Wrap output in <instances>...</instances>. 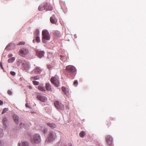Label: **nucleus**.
<instances>
[{"label":"nucleus","instance_id":"nucleus-45","mask_svg":"<svg viewBox=\"0 0 146 146\" xmlns=\"http://www.w3.org/2000/svg\"><path fill=\"white\" fill-rule=\"evenodd\" d=\"M35 40H33V42H35Z\"/></svg>","mask_w":146,"mask_h":146},{"label":"nucleus","instance_id":"nucleus-33","mask_svg":"<svg viewBox=\"0 0 146 146\" xmlns=\"http://www.w3.org/2000/svg\"><path fill=\"white\" fill-rule=\"evenodd\" d=\"M42 5H43V7H44V9L47 8V7L48 5V4L47 3H44V4H42Z\"/></svg>","mask_w":146,"mask_h":146},{"label":"nucleus","instance_id":"nucleus-38","mask_svg":"<svg viewBox=\"0 0 146 146\" xmlns=\"http://www.w3.org/2000/svg\"><path fill=\"white\" fill-rule=\"evenodd\" d=\"M13 55L12 54H9L8 55V58H10L13 56Z\"/></svg>","mask_w":146,"mask_h":146},{"label":"nucleus","instance_id":"nucleus-41","mask_svg":"<svg viewBox=\"0 0 146 146\" xmlns=\"http://www.w3.org/2000/svg\"><path fill=\"white\" fill-rule=\"evenodd\" d=\"M0 66L2 69H3V65H2L1 62V63H0Z\"/></svg>","mask_w":146,"mask_h":146},{"label":"nucleus","instance_id":"nucleus-18","mask_svg":"<svg viewBox=\"0 0 146 146\" xmlns=\"http://www.w3.org/2000/svg\"><path fill=\"white\" fill-rule=\"evenodd\" d=\"M44 51H40L37 52V54L40 58H41L44 56Z\"/></svg>","mask_w":146,"mask_h":146},{"label":"nucleus","instance_id":"nucleus-17","mask_svg":"<svg viewBox=\"0 0 146 146\" xmlns=\"http://www.w3.org/2000/svg\"><path fill=\"white\" fill-rule=\"evenodd\" d=\"M40 127L39 129L42 131L44 133H46L47 131V129L44 126H38Z\"/></svg>","mask_w":146,"mask_h":146},{"label":"nucleus","instance_id":"nucleus-7","mask_svg":"<svg viewBox=\"0 0 146 146\" xmlns=\"http://www.w3.org/2000/svg\"><path fill=\"white\" fill-rule=\"evenodd\" d=\"M37 98L42 102H45L47 101L46 97L40 93H37Z\"/></svg>","mask_w":146,"mask_h":146},{"label":"nucleus","instance_id":"nucleus-8","mask_svg":"<svg viewBox=\"0 0 146 146\" xmlns=\"http://www.w3.org/2000/svg\"><path fill=\"white\" fill-rule=\"evenodd\" d=\"M41 141L40 135L38 133L36 134L33 136V141L34 143H38Z\"/></svg>","mask_w":146,"mask_h":146},{"label":"nucleus","instance_id":"nucleus-22","mask_svg":"<svg viewBox=\"0 0 146 146\" xmlns=\"http://www.w3.org/2000/svg\"><path fill=\"white\" fill-rule=\"evenodd\" d=\"M38 89L42 91H45V88L41 86H39L38 87Z\"/></svg>","mask_w":146,"mask_h":146},{"label":"nucleus","instance_id":"nucleus-40","mask_svg":"<svg viewBox=\"0 0 146 146\" xmlns=\"http://www.w3.org/2000/svg\"><path fill=\"white\" fill-rule=\"evenodd\" d=\"M10 44H9L7 45L5 49H7V48L10 46Z\"/></svg>","mask_w":146,"mask_h":146},{"label":"nucleus","instance_id":"nucleus-30","mask_svg":"<svg viewBox=\"0 0 146 146\" xmlns=\"http://www.w3.org/2000/svg\"><path fill=\"white\" fill-rule=\"evenodd\" d=\"M56 34H57V35L56 37V38H58L59 37L60 35V33L58 31H57V32H56Z\"/></svg>","mask_w":146,"mask_h":146},{"label":"nucleus","instance_id":"nucleus-28","mask_svg":"<svg viewBox=\"0 0 146 146\" xmlns=\"http://www.w3.org/2000/svg\"><path fill=\"white\" fill-rule=\"evenodd\" d=\"M32 78L34 80H38L39 78V76H37L32 77Z\"/></svg>","mask_w":146,"mask_h":146},{"label":"nucleus","instance_id":"nucleus-25","mask_svg":"<svg viewBox=\"0 0 146 146\" xmlns=\"http://www.w3.org/2000/svg\"><path fill=\"white\" fill-rule=\"evenodd\" d=\"M79 135L81 137H83L84 136V132L83 131H82L80 133Z\"/></svg>","mask_w":146,"mask_h":146},{"label":"nucleus","instance_id":"nucleus-5","mask_svg":"<svg viewBox=\"0 0 146 146\" xmlns=\"http://www.w3.org/2000/svg\"><path fill=\"white\" fill-rule=\"evenodd\" d=\"M59 78L56 77H52L51 78V82L56 86L58 87L59 86Z\"/></svg>","mask_w":146,"mask_h":146},{"label":"nucleus","instance_id":"nucleus-11","mask_svg":"<svg viewBox=\"0 0 146 146\" xmlns=\"http://www.w3.org/2000/svg\"><path fill=\"white\" fill-rule=\"evenodd\" d=\"M20 52L22 54V56H23V55H25L28 53L29 50L26 48H23L20 50Z\"/></svg>","mask_w":146,"mask_h":146},{"label":"nucleus","instance_id":"nucleus-23","mask_svg":"<svg viewBox=\"0 0 146 146\" xmlns=\"http://www.w3.org/2000/svg\"><path fill=\"white\" fill-rule=\"evenodd\" d=\"M44 8L43 5L42 4L40 5L38 7V9L39 11H41L43 10Z\"/></svg>","mask_w":146,"mask_h":146},{"label":"nucleus","instance_id":"nucleus-26","mask_svg":"<svg viewBox=\"0 0 146 146\" xmlns=\"http://www.w3.org/2000/svg\"><path fill=\"white\" fill-rule=\"evenodd\" d=\"M8 110V109L7 108H4L2 112V113L3 114L6 112Z\"/></svg>","mask_w":146,"mask_h":146},{"label":"nucleus","instance_id":"nucleus-27","mask_svg":"<svg viewBox=\"0 0 146 146\" xmlns=\"http://www.w3.org/2000/svg\"><path fill=\"white\" fill-rule=\"evenodd\" d=\"M52 8L51 6L50 5H49L48 7L46 9V10L48 11H52Z\"/></svg>","mask_w":146,"mask_h":146},{"label":"nucleus","instance_id":"nucleus-20","mask_svg":"<svg viewBox=\"0 0 146 146\" xmlns=\"http://www.w3.org/2000/svg\"><path fill=\"white\" fill-rule=\"evenodd\" d=\"M7 121H8L7 118L5 117H4L3 119L2 122L3 123V124L4 125H5V126H6L7 124Z\"/></svg>","mask_w":146,"mask_h":146},{"label":"nucleus","instance_id":"nucleus-43","mask_svg":"<svg viewBox=\"0 0 146 146\" xmlns=\"http://www.w3.org/2000/svg\"><path fill=\"white\" fill-rule=\"evenodd\" d=\"M25 106L27 108H29V106H28L27 104H26Z\"/></svg>","mask_w":146,"mask_h":146},{"label":"nucleus","instance_id":"nucleus-44","mask_svg":"<svg viewBox=\"0 0 146 146\" xmlns=\"http://www.w3.org/2000/svg\"><path fill=\"white\" fill-rule=\"evenodd\" d=\"M29 88L30 89H32V87L31 86H29Z\"/></svg>","mask_w":146,"mask_h":146},{"label":"nucleus","instance_id":"nucleus-29","mask_svg":"<svg viewBox=\"0 0 146 146\" xmlns=\"http://www.w3.org/2000/svg\"><path fill=\"white\" fill-rule=\"evenodd\" d=\"M33 84L35 85H38L39 84V82L37 81H34L33 82Z\"/></svg>","mask_w":146,"mask_h":146},{"label":"nucleus","instance_id":"nucleus-12","mask_svg":"<svg viewBox=\"0 0 146 146\" xmlns=\"http://www.w3.org/2000/svg\"><path fill=\"white\" fill-rule=\"evenodd\" d=\"M18 146H29L28 142L26 141H23L21 142H19L18 144Z\"/></svg>","mask_w":146,"mask_h":146},{"label":"nucleus","instance_id":"nucleus-34","mask_svg":"<svg viewBox=\"0 0 146 146\" xmlns=\"http://www.w3.org/2000/svg\"><path fill=\"white\" fill-rule=\"evenodd\" d=\"M25 42H23V41L21 42H19L17 44V45H22V44H25Z\"/></svg>","mask_w":146,"mask_h":146},{"label":"nucleus","instance_id":"nucleus-21","mask_svg":"<svg viewBox=\"0 0 146 146\" xmlns=\"http://www.w3.org/2000/svg\"><path fill=\"white\" fill-rule=\"evenodd\" d=\"M15 60V58L14 57H12L10 58L8 60V62L9 63L13 62Z\"/></svg>","mask_w":146,"mask_h":146},{"label":"nucleus","instance_id":"nucleus-36","mask_svg":"<svg viewBox=\"0 0 146 146\" xmlns=\"http://www.w3.org/2000/svg\"><path fill=\"white\" fill-rule=\"evenodd\" d=\"M74 84L75 86L76 85V86L78 85V81L77 80L75 81L74 82Z\"/></svg>","mask_w":146,"mask_h":146},{"label":"nucleus","instance_id":"nucleus-4","mask_svg":"<svg viewBox=\"0 0 146 146\" xmlns=\"http://www.w3.org/2000/svg\"><path fill=\"white\" fill-rule=\"evenodd\" d=\"M56 137L55 132L51 131H50L48 134V139L50 142L54 140Z\"/></svg>","mask_w":146,"mask_h":146},{"label":"nucleus","instance_id":"nucleus-42","mask_svg":"<svg viewBox=\"0 0 146 146\" xmlns=\"http://www.w3.org/2000/svg\"><path fill=\"white\" fill-rule=\"evenodd\" d=\"M68 146H72V144L71 143H69L68 144Z\"/></svg>","mask_w":146,"mask_h":146},{"label":"nucleus","instance_id":"nucleus-15","mask_svg":"<svg viewBox=\"0 0 146 146\" xmlns=\"http://www.w3.org/2000/svg\"><path fill=\"white\" fill-rule=\"evenodd\" d=\"M47 125L52 129L55 128L56 127V125L53 123H47Z\"/></svg>","mask_w":146,"mask_h":146},{"label":"nucleus","instance_id":"nucleus-19","mask_svg":"<svg viewBox=\"0 0 146 146\" xmlns=\"http://www.w3.org/2000/svg\"><path fill=\"white\" fill-rule=\"evenodd\" d=\"M45 87L46 90L48 91H51V88L50 85L49 83H46V84Z\"/></svg>","mask_w":146,"mask_h":146},{"label":"nucleus","instance_id":"nucleus-13","mask_svg":"<svg viewBox=\"0 0 146 146\" xmlns=\"http://www.w3.org/2000/svg\"><path fill=\"white\" fill-rule=\"evenodd\" d=\"M34 71L35 73L39 74L42 71V70L40 67H37L34 69Z\"/></svg>","mask_w":146,"mask_h":146},{"label":"nucleus","instance_id":"nucleus-35","mask_svg":"<svg viewBox=\"0 0 146 146\" xmlns=\"http://www.w3.org/2000/svg\"><path fill=\"white\" fill-rule=\"evenodd\" d=\"M10 74L12 75H15L16 73L14 71H11L10 72Z\"/></svg>","mask_w":146,"mask_h":146},{"label":"nucleus","instance_id":"nucleus-24","mask_svg":"<svg viewBox=\"0 0 146 146\" xmlns=\"http://www.w3.org/2000/svg\"><path fill=\"white\" fill-rule=\"evenodd\" d=\"M3 130L0 128V137H3Z\"/></svg>","mask_w":146,"mask_h":146},{"label":"nucleus","instance_id":"nucleus-10","mask_svg":"<svg viewBox=\"0 0 146 146\" xmlns=\"http://www.w3.org/2000/svg\"><path fill=\"white\" fill-rule=\"evenodd\" d=\"M62 90L64 94L67 96H68L70 95L68 89L65 87H62Z\"/></svg>","mask_w":146,"mask_h":146},{"label":"nucleus","instance_id":"nucleus-16","mask_svg":"<svg viewBox=\"0 0 146 146\" xmlns=\"http://www.w3.org/2000/svg\"><path fill=\"white\" fill-rule=\"evenodd\" d=\"M13 119L16 123H19V118L18 116L16 114H14L13 116Z\"/></svg>","mask_w":146,"mask_h":146},{"label":"nucleus","instance_id":"nucleus-32","mask_svg":"<svg viewBox=\"0 0 146 146\" xmlns=\"http://www.w3.org/2000/svg\"><path fill=\"white\" fill-rule=\"evenodd\" d=\"M36 40L37 42H40V40L39 37L37 36L36 38Z\"/></svg>","mask_w":146,"mask_h":146},{"label":"nucleus","instance_id":"nucleus-2","mask_svg":"<svg viewBox=\"0 0 146 146\" xmlns=\"http://www.w3.org/2000/svg\"><path fill=\"white\" fill-rule=\"evenodd\" d=\"M42 42L46 43V40H49L50 39V35L48 30H44L42 32Z\"/></svg>","mask_w":146,"mask_h":146},{"label":"nucleus","instance_id":"nucleus-3","mask_svg":"<svg viewBox=\"0 0 146 146\" xmlns=\"http://www.w3.org/2000/svg\"><path fill=\"white\" fill-rule=\"evenodd\" d=\"M21 61L22 63L23 69L25 70L26 72H28L31 68L30 63L28 61L24 59L21 60Z\"/></svg>","mask_w":146,"mask_h":146},{"label":"nucleus","instance_id":"nucleus-6","mask_svg":"<svg viewBox=\"0 0 146 146\" xmlns=\"http://www.w3.org/2000/svg\"><path fill=\"white\" fill-rule=\"evenodd\" d=\"M54 106L57 109L61 110L64 109V106L61 102L58 101H55L54 102Z\"/></svg>","mask_w":146,"mask_h":146},{"label":"nucleus","instance_id":"nucleus-31","mask_svg":"<svg viewBox=\"0 0 146 146\" xmlns=\"http://www.w3.org/2000/svg\"><path fill=\"white\" fill-rule=\"evenodd\" d=\"M4 142L2 140H0V146H4Z\"/></svg>","mask_w":146,"mask_h":146},{"label":"nucleus","instance_id":"nucleus-37","mask_svg":"<svg viewBox=\"0 0 146 146\" xmlns=\"http://www.w3.org/2000/svg\"><path fill=\"white\" fill-rule=\"evenodd\" d=\"M7 93H8V94L9 95H11L12 94V92L11 91V90H8V92H7Z\"/></svg>","mask_w":146,"mask_h":146},{"label":"nucleus","instance_id":"nucleus-14","mask_svg":"<svg viewBox=\"0 0 146 146\" xmlns=\"http://www.w3.org/2000/svg\"><path fill=\"white\" fill-rule=\"evenodd\" d=\"M50 21L53 24H55L57 22V20L55 18L54 15H52L50 18Z\"/></svg>","mask_w":146,"mask_h":146},{"label":"nucleus","instance_id":"nucleus-46","mask_svg":"<svg viewBox=\"0 0 146 146\" xmlns=\"http://www.w3.org/2000/svg\"><path fill=\"white\" fill-rule=\"evenodd\" d=\"M22 123H20V125H22Z\"/></svg>","mask_w":146,"mask_h":146},{"label":"nucleus","instance_id":"nucleus-1","mask_svg":"<svg viewBox=\"0 0 146 146\" xmlns=\"http://www.w3.org/2000/svg\"><path fill=\"white\" fill-rule=\"evenodd\" d=\"M66 70L68 72L67 76L71 79L73 78V76H75L76 73V69L75 67L73 66L68 65L66 66Z\"/></svg>","mask_w":146,"mask_h":146},{"label":"nucleus","instance_id":"nucleus-9","mask_svg":"<svg viewBox=\"0 0 146 146\" xmlns=\"http://www.w3.org/2000/svg\"><path fill=\"white\" fill-rule=\"evenodd\" d=\"M113 138L110 135H108L106 137V143L109 145H110L112 143Z\"/></svg>","mask_w":146,"mask_h":146},{"label":"nucleus","instance_id":"nucleus-39","mask_svg":"<svg viewBox=\"0 0 146 146\" xmlns=\"http://www.w3.org/2000/svg\"><path fill=\"white\" fill-rule=\"evenodd\" d=\"M3 104V102L0 100V105H2Z\"/></svg>","mask_w":146,"mask_h":146}]
</instances>
